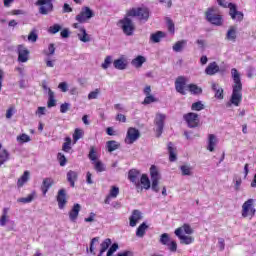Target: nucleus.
<instances>
[{
    "label": "nucleus",
    "mask_w": 256,
    "mask_h": 256,
    "mask_svg": "<svg viewBox=\"0 0 256 256\" xmlns=\"http://www.w3.org/2000/svg\"><path fill=\"white\" fill-rule=\"evenodd\" d=\"M231 75H232L234 84L232 86L233 90H232V96H231L230 102L232 103V105H235V107H239V104L243 99V94L241 93V91H243V84L241 83V75L235 68L231 70Z\"/></svg>",
    "instance_id": "f257e3e1"
},
{
    "label": "nucleus",
    "mask_w": 256,
    "mask_h": 256,
    "mask_svg": "<svg viewBox=\"0 0 256 256\" xmlns=\"http://www.w3.org/2000/svg\"><path fill=\"white\" fill-rule=\"evenodd\" d=\"M195 230L190 224H183L174 231V235L179 239L180 245H193L195 243V237H193Z\"/></svg>",
    "instance_id": "f03ea898"
},
{
    "label": "nucleus",
    "mask_w": 256,
    "mask_h": 256,
    "mask_svg": "<svg viewBox=\"0 0 256 256\" xmlns=\"http://www.w3.org/2000/svg\"><path fill=\"white\" fill-rule=\"evenodd\" d=\"M256 215V208H255V199L249 198L242 204V209H241V217L243 219H253Z\"/></svg>",
    "instance_id": "7ed1b4c3"
},
{
    "label": "nucleus",
    "mask_w": 256,
    "mask_h": 256,
    "mask_svg": "<svg viewBox=\"0 0 256 256\" xmlns=\"http://www.w3.org/2000/svg\"><path fill=\"white\" fill-rule=\"evenodd\" d=\"M206 19L212 25L217 27L223 25V17L219 14V9L217 7H210L206 11Z\"/></svg>",
    "instance_id": "20e7f679"
},
{
    "label": "nucleus",
    "mask_w": 256,
    "mask_h": 256,
    "mask_svg": "<svg viewBox=\"0 0 256 256\" xmlns=\"http://www.w3.org/2000/svg\"><path fill=\"white\" fill-rule=\"evenodd\" d=\"M127 17H137L139 21H148L149 20V8L147 7H138L132 8L127 11Z\"/></svg>",
    "instance_id": "39448f33"
},
{
    "label": "nucleus",
    "mask_w": 256,
    "mask_h": 256,
    "mask_svg": "<svg viewBox=\"0 0 256 256\" xmlns=\"http://www.w3.org/2000/svg\"><path fill=\"white\" fill-rule=\"evenodd\" d=\"M150 177L152 181L151 189L155 193H159V181H161V174H159V170H157V166L152 165L150 167Z\"/></svg>",
    "instance_id": "423d86ee"
},
{
    "label": "nucleus",
    "mask_w": 256,
    "mask_h": 256,
    "mask_svg": "<svg viewBox=\"0 0 256 256\" xmlns=\"http://www.w3.org/2000/svg\"><path fill=\"white\" fill-rule=\"evenodd\" d=\"M119 25L124 33L128 37H131L135 31V24H133V20L126 17L119 21Z\"/></svg>",
    "instance_id": "0eeeda50"
},
{
    "label": "nucleus",
    "mask_w": 256,
    "mask_h": 256,
    "mask_svg": "<svg viewBox=\"0 0 256 256\" xmlns=\"http://www.w3.org/2000/svg\"><path fill=\"white\" fill-rule=\"evenodd\" d=\"M73 29H77V36L79 41L82 43H89L91 41V35L87 33V30L85 29V26L79 24V23H74L72 24Z\"/></svg>",
    "instance_id": "6e6552de"
},
{
    "label": "nucleus",
    "mask_w": 256,
    "mask_h": 256,
    "mask_svg": "<svg viewBox=\"0 0 256 256\" xmlns=\"http://www.w3.org/2000/svg\"><path fill=\"white\" fill-rule=\"evenodd\" d=\"M35 5L40 7V15H49L53 11V0H38Z\"/></svg>",
    "instance_id": "1a4fd4ad"
},
{
    "label": "nucleus",
    "mask_w": 256,
    "mask_h": 256,
    "mask_svg": "<svg viewBox=\"0 0 256 256\" xmlns=\"http://www.w3.org/2000/svg\"><path fill=\"white\" fill-rule=\"evenodd\" d=\"M93 10L89 7L82 8L81 12L76 15V21L81 25V23H87L89 19L93 17Z\"/></svg>",
    "instance_id": "9d476101"
},
{
    "label": "nucleus",
    "mask_w": 256,
    "mask_h": 256,
    "mask_svg": "<svg viewBox=\"0 0 256 256\" xmlns=\"http://www.w3.org/2000/svg\"><path fill=\"white\" fill-rule=\"evenodd\" d=\"M139 137H141V133L139 132V130L134 127H130L127 130L126 138L124 141L126 145H133V143H135V141H137Z\"/></svg>",
    "instance_id": "9b49d317"
},
{
    "label": "nucleus",
    "mask_w": 256,
    "mask_h": 256,
    "mask_svg": "<svg viewBox=\"0 0 256 256\" xmlns=\"http://www.w3.org/2000/svg\"><path fill=\"white\" fill-rule=\"evenodd\" d=\"M228 9L229 15L233 21H236V23H241V21H243V12L237 10V5L229 3Z\"/></svg>",
    "instance_id": "f8f14e48"
},
{
    "label": "nucleus",
    "mask_w": 256,
    "mask_h": 256,
    "mask_svg": "<svg viewBox=\"0 0 256 256\" xmlns=\"http://www.w3.org/2000/svg\"><path fill=\"white\" fill-rule=\"evenodd\" d=\"M165 119H167V116L165 114H161V113L156 114L154 123L156 127L157 137H159L163 133V127H165Z\"/></svg>",
    "instance_id": "ddd939ff"
},
{
    "label": "nucleus",
    "mask_w": 256,
    "mask_h": 256,
    "mask_svg": "<svg viewBox=\"0 0 256 256\" xmlns=\"http://www.w3.org/2000/svg\"><path fill=\"white\" fill-rule=\"evenodd\" d=\"M18 53V62L19 63H27L29 61V50L24 45H18L17 47Z\"/></svg>",
    "instance_id": "4468645a"
},
{
    "label": "nucleus",
    "mask_w": 256,
    "mask_h": 256,
    "mask_svg": "<svg viewBox=\"0 0 256 256\" xmlns=\"http://www.w3.org/2000/svg\"><path fill=\"white\" fill-rule=\"evenodd\" d=\"M189 79L184 76H180L175 81V89L180 95H185V85H187V82Z\"/></svg>",
    "instance_id": "2eb2a0df"
},
{
    "label": "nucleus",
    "mask_w": 256,
    "mask_h": 256,
    "mask_svg": "<svg viewBox=\"0 0 256 256\" xmlns=\"http://www.w3.org/2000/svg\"><path fill=\"white\" fill-rule=\"evenodd\" d=\"M185 121L188 123V127H197L199 125V115L196 113H188L184 116Z\"/></svg>",
    "instance_id": "dca6fc26"
},
{
    "label": "nucleus",
    "mask_w": 256,
    "mask_h": 256,
    "mask_svg": "<svg viewBox=\"0 0 256 256\" xmlns=\"http://www.w3.org/2000/svg\"><path fill=\"white\" fill-rule=\"evenodd\" d=\"M219 144V138L215 134H209L208 140H207V150L210 151V153H213L215 151V147Z\"/></svg>",
    "instance_id": "f3484780"
},
{
    "label": "nucleus",
    "mask_w": 256,
    "mask_h": 256,
    "mask_svg": "<svg viewBox=\"0 0 256 256\" xmlns=\"http://www.w3.org/2000/svg\"><path fill=\"white\" fill-rule=\"evenodd\" d=\"M113 65L115 69H118V71H125L128 65L127 58L125 56H121L113 61Z\"/></svg>",
    "instance_id": "a211bd4d"
},
{
    "label": "nucleus",
    "mask_w": 256,
    "mask_h": 256,
    "mask_svg": "<svg viewBox=\"0 0 256 256\" xmlns=\"http://www.w3.org/2000/svg\"><path fill=\"white\" fill-rule=\"evenodd\" d=\"M57 202L59 209H65V205H67V193H65V189L58 191Z\"/></svg>",
    "instance_id": "6ab92c4d"
},
{
    "label": "nucleus",
    "mask_w": 256,
    "mask_h": 256,
    "mask_svg": "<svg viewBox=\"0 0 256 256\" xmlns=\"http://www.w3.org/2000/svg\"><path fill=\"white\" fill-rule=\"evenodd\" d=\"M143 219V215L141 214V211L134 210L132 211V215L129 217L130 221V227H137V223Z\"/></svg>",
    "instance_id": "aec40b11"
},
{
    "label": "nucleus",
    "mask_w": 256,
    "mask_h": 256,
    "mask_svg": "<svg viewBox=\"0 0 256 256\" xmlns=\"http://www.w3.org/2000/svg\"><path fill=\"white\" fill-rule=\"evenodd\" d=\"M128 179L135 184L136 189H141V184H139V172L132 169L128 173Z\"/></svg>",
    "instance_id": "412c9836"
},
{
    "label": "nucleus",
    "mask_w": 256,
    "mask_h": 256,
    "mask_svg": "<svg viewBox=\"0 0 256 256\" xmlns=\"http://www.w3.org/2000/svg\"><path fill=\"white\" fill-rule=\"evenodd\" d=\"M118 195H119V187L111 186L109 194L106 196V199L104 200L105 204L109 205L112 199H117Z\"/></svg>",
    "instance_id": "4be33fe9"
},
{
    "label": "nucleus",
    "mask_w": 256,
    "mask_h": 256,
    "mask_svg": "<svg viewBox=\"0 0 256 256\" xmlns=\"http://www.w3.org/2000/svg\"><path fill=\"white\" fill-rule=\"evenodd\" d=\"M81 211V205L80 204H74L72 209L69 212V219L73 223L77 221V217H79V212Z\"/></svg>",
    "instance_id": "5701e85b"
},
{
    "label": "nucleus",
    "mask_w": 256,
    "mask_h": 256,
    "mask_svg": "<svg viewBox=\"0 0 256 256\" xmlns=\"http://www.w3.org/2000/svg\"><path fill=\"white\" fill-rule=\"evenodd\" d=\"M140 183L142 186H140V189H137V191H143V189L147 191L151 189V180H149V176H147V174H142Z\"/></svg>",
    "instance_id": "b1692460"
},
{
    "label": "nucleus",
    "mask_w": 256,
    "mask_h": 256,
    "mask_svg": "<svg viewBox=\"0 0 256 256\" xmlns=\"http://www.w3.org/2000/svg\"><path fill=\"white\" fill-rule=\"evenodd\" d=\"M227 41H231L235 43L237 41V26H230L227 33H226Z\"/></svg>",
    "instance_id": "393cba45"
},
{
    "label": "nucleus",
    "mask_w": 256,
    "mask_h": 256,
    "mask_svg": "<svg viewBox=\"0 0 256 256\" xmlns=\"http://www.w3.org/2000/svg\"><path fill=\"white\" fill-rule=\"evenodd\" d=\"M206 75H216V73H219V65H217V62L210 63L206 69H205Z\"/></svg>",
    "instance_id": "a878e982"
},
{
    "label": "nucleus",
    "mask_w": 256,
    "mask_h": 256,
    "mask_svg": "<svg viewBox=\"0 0 256 256\" xmlns=\"http://www.w3.org/2000/svg\"><path fill=\"white\" fill-rule=\"evenodd\" d=\"M147 61V58L144 56H137L131 61L132 67H135V69H141L143 67V63Z\"/></svg>",
    "instance_id": "bb28decb"
},
{
    "label": "nucleus",
    "mask_w": 256,
    "mask_h": 256,
    "mask_svg": "<svg viewBox=\"0 0 256 256\" xmlns=\"http://www.w3.org/2000/svg\"><path fill=\"white\" fill-rule=\"evenodd\" d=\"M121 147V144L115 140H110L106 142V149L108 153H113V151H117Z\"/></svg>",
    "instance_id": "cd10ccee"
},
{
    "label": "nucleus",
    "mask_w": 256,
    "mask_h": 256,
    "mask_svg": "<svg viewBox=\"0 0 256 256\" xmlns=\"http://www.w3.org/2000/svg\"><path fill=\"white\" fill-rule=\"evenodd\" d=\"M212 91L215 93L216 99H223V88L219 86V84L212 82L211 83Z\"/></svg>",
    "instance_id": "c85d7f7f"
},
{
    "label": "nucleus",
    "mask_w": 256,
    "mask_h": 256,
    "mask_svg": "<svg viewBox=\"0 0 256 256\" xmlns=\"http://www.w3.org/2000/svg\"><path fill=\"white\" fill-rule=\"evenodd\" d=\"M180 171L184 177H191L193 175V168L189 164L181 165Z\"/></svg>",
    "instance_id": "c756f323"
},
{
    "label": "nucleus",
    "mask_w": 256,
    "mask_h": 256,
    "mask_svg": "<svg viewBox=\"0 0 256 256\" xmlns=\"http://www.w3.org/2000/svg\"><path fill=\"white\" fill-rule=\"evenodd\" d=\"M57 106V100H55V93L51 91V89H48V102L47 107L48 109H51L52 107Z\"/></svg>",
    "instance_id": "7c9ffc66"
},
{
    "label": "nucleus",
    "mask_w": 256,
    "mask_h": 256,
    "mask_svg": "<svg viewBox=\"0 0 256 256\" xmlns=\"http://www.w3.org/2000/svg\"><path fill=\"white\" fill-rule=\"evenodd\" d=\"M9 223V208H4L0 218V226L5 227Z\"/></svg>",
    "instance_id": "2f4dec72"
},
{
    "label": "nucleus",
    "mask_w": 256,
    "mask_h": 256,
    "mask_svg": "<svg viewBox=\"0 0 256 256\" xmlns=\"http://www.w3.org/2000/svg\"><path fill=\"white\" fill-rule=\"evenodd\" d=\"M31 173H29V171H24L23 175L18 179L17 181V187L21 188L23 187V185H25V183H27V181H29V177H30Z\"/></svg>",
    "instance_id": "473e14b6"
},
{
    "label": "nucleus",
    "mask_w": 256,
    "mask_h": 256,
    "mask_svg": "<svg viewBox=\"0 0 256 256\" xmlns=\"http://www.w3.org/2000/svg\"><path fill=\"white\" fill-rule=\"evenodd\" d=\"M37 198V192L32 191L30 194L27 195V197H22L20 199H18L19 203H31L34 199Z\"/></svg>",
    "instance_id": "72a5a7b5"
},
{
    "label": "nucleus",
    "mask_w": 256,
    "mask_h": 256,
    "mask_svg": "<svg viewBox=\"0 0 256 256\" xmlns=\"http://www.w3.org/2000/svg\"><path fill=\"white\" fill-rule=\"evenodd\" d=\"M168 153H169V161L172 163L177 161V152L175 151V148L173 147V143H168Z\"/></svg>",
    "instance_id": "f704fd0d"
},
{
    "label": "nucleus",
    "mask_w": 256,
    "mask_h": 256,
    "mask_svg": "<svg viewBox=\"0 0 256 256\" xmlns=\"http://www.w3.org/2000/svg\"><path fill=\"white\" fill-rule=\"evenodd\" d=\"M9 159V152L3 148V146L0 144V166L5 163Z\"/></svg>",
    "instance_id": "c9c22d12"
},
{
    "label": "nucleus",
    "mask_w": 256,
    "mask_h": 256,
    "mask_svg": "<svg viewBox=\"0 0 256 256\" xmlns=\"http://www.w3.org/2000/svg\"><path fill=\"white\" fill-rule=\"evenodd\" d=\"M163 37H165V33L158 31L154 34H151L150 41H152V43H159Z\"/></svg>",
    "instance_id": "e433bc0d"
},
{
    "label": "nucleus",
    "mask_w": 256,
    "mask_h": 256,
    "mask_svg": "<svg viewBox=\"0 0 256 256\" xmlns=\"http://www.w3.org/2000/svg\"><path fill=\"white\" fill-rule=\"evenodd\" d=\"M187 45V40H181L176 42L173 45V51H175L176 53H179L181 51H183V48Z\"/></svg>",
    "instance_id": "4c0bfd02"
},
{
    "label": "nucleus",
    "mask_w": 256,
    "mask_h": 256,
    "mask_svg": "<svg viewBox=\"0 0 256 256\" xmlns=\"http://www.w3.org/2000/svg\"><path fill=\"white\" fill-rule=\"evenodd\" d=\"M67 181L70 182L71 187H75V181H77V172L70 170L67 173Z\"/></svg>",
    "instance_id": "58836bf2"
},
{
    "label": "nucleus",
    "mask_w": 256,
    "mask_h": 256,
    "mask_svg": "<svg viewBox=\"0 0 256 256\" xmlns=\"http://www.w3.org/2000/svg\"><path fill=\"white\" fill-rule=\"evenodd\" d=\"M188 89L192 95H201L203 93V89H201V87L197 86L196 84L188 85Z\"/></svg>",
    "instance_id": "ea45409f"
},
{
    "label": "nucleus",
    "mask_w": 256,
    "mask_h": 256,
    "mask_svg": "<svg viewBox=\"0 0 256 256\" xmlns=\"http://www.w3.org/2000/svg\"><path fill=\"white\" fill-rule=\"evenodd\" d=\"M147 224L142 223L136 230V237H145V232L147 231Z\"/></svg>",
    "instance_id": "a19ab883"
},
{
    "label": "nucleus",
    "mask_w": 256,
    "mask_h": 256,
    "mask_svg": "<svg viewBox=\"0 0 256 256\" xmlns=\"http://www.w3.org/2000/svg\"><path fill=\"white\" fill-rule=\"evenodd\" d=\"M111 245V239L107 238L105 239L102 243H101V249H100V253L98 256H103V253H105V251L107 249H109V246Z\"/></svg>",
    "instance_id": "79ce46f5"
},
{
    "label": "nucleus",
    "mask_w": 256,
    "mask_h": 256,
    "mask_svg": "<svg viewBox=\"0 0 256 256\" xmlns=\"http://www.w3.org/2000/svg\"><path fill=\"white\" fill-rule=\"evenodd\" d=\"M16 141L22 145L23 143H29L31 141V137L25 133L17 136Z\"/></svg>",
    "instance_id": "37998d69"
},
{
    "label": "nucleus",
    "mask_w": 256,
    "mask_h": 256,
    "mask_svg": "<svg viewBox=\"0 0 256 256\" xmlns=\"http://www.w3.org/2000/svg\"><path fill=\"white\" fill-rule=\"evenodd\" d=\"M113 63V56H106L104 62L101 64L102 69L107 70Z\"/></svg>",
    "instance_id": "c03bdc74"
},
{
    "label": "nucleus",
    "mask_w": 256,
    "mask_h": 256,
    "mask_svg": "<svg viewBox=\"0 0 256 256\" xmlns=\"http://www.w3.org/2000/svg\"><path fill=\"white\" fill-rule=\"evenodd\" d=\"M158 99L152 94L146 96L142 102V105H151V103H157Z\"/></svg>",
    "instance_id": "a18cd8bd"
},
{
    "label": "nucleus",
    "mask_w": 256,
    "mask_h": 256,
    "mask_svg": "<svg viewBox=\"0 0 256 256\" xmlns=\"http://www.w3.org/2000/svg\"><path fill=\"white\" fill-rule=\"evenodd\" d=\"M171 241V237L169 236L168 233H163L162 235H160V239H159V243H161V245H168Z\"/></svg>",
    "instance_id": "49530a36"
},
{
    "label": "nucleus",
    "mask_w": 256,
    "mask_h": 256,
    "mask_svg": "<svg viewBox=\"0 0 256 256\" xmlns=\"http://www.w3.org/2000/svg\"><path fill=\"white\" fill-rule=\"evenodd\" d=\"M100 94H101V89L96 88L95 90L91 91L88 94V100L93 101V99H98Z\"/></svg>",
    "instance_id": "de8ad7c7"
},
{
    "label": "nucleus",
    "mask_w": 256,
    "mask_h": 256,
    "mask_svg": "<svg viewBox=\"0 0 256 256\" xmlns=\"http://www.w3.org/2000/svg\"><path fill=\"white\" fill-rule=\"evenodd\" d=\"M46 57H51V55H55V44H49L48 49L43 51Z\"/></svg>",
    "instance_id": "09e8293b"
},
{
    "label": "nucleus",
    "mask_w": 256,
    "mask_h": 256,
    "mask_svg": "<svg viewBox=\"0 0 256 256\" xmlns=\"http://www.w3.org/2000/svg\"><path fill=\"white\" fill-rule=\"evenodd\" d=\"M62 150L65 153H69V151L71 150V138L70 137L65 138V143L62 146Z\"/></svg>",
    "instance_id": "8fccbe9b"
},
{
    "label": "nucleus",
    "mask_w": 256,
    "mask_h": 256,
    "mask_svg": "<svg viewBox=\"0 0 256 256\" xmlns=\"http://www.w3.org/2000/svg\"><path fill=\"white\" fill-rule=\"evenodd\" d=\"M81 138H83V130L76 128L73 134L74 143H77V141Z\"/></svg>",
    "instance_id": "3c124183"
},
{
    "label": "nucleus",
    "mask_w": 256,
    "mask_h": 256,
    "mask_svg": "<svg viewBox=\"0 0 256 256\" xmlns=\"http://www.w3.org/2000/svg\"><path fill=\"white\" fill-rule=\"evenodd\" d=\"M94 168L98 173H103L105 171V166H103V163L101 161H95L93 162Z\"/></svg>",
    "instance_id": "603ef678"
},
{
    "label": "nucleus",
    "mask_w": 256,
    "mask_h": 256,
    "mask_svg": "<svg viewBox=\"0 0 256 256\" xmlns=\"http://www.w3.org/2000/svg\"><path fill=\"white\" fill-rule=\"evenodd\" d=\"M88 158L90 159V161H93V163H95V161H97V151H95V147L92 146L90 148Z\"/></svg>",
    "instance_id": "864d4df0"
},
{
    "label": "nucleus",
    "mask_w": 256,
    "mask_h": 256,
    "mask_svg": "<svg viewBox=\"0 0 256 256\" xmlns=\"http://www.w3.org/2000/svg\"><path fill=\"white\" fill-rule=\"evenodd\" d=\"M166 247H168L171 253H175L177 251V242L175 240H171L170 242H168Z\"/></svg>",
    "instance_id": "5fc2aeb1"
},
{
    "label": "nucleus",
    "mask_w": 256,
    "mask_h": 256,
    "mask_svg": "<svg viewBox=\"0 0 256 256\" xmlns=\"http://www.w3.org/2000/svg\"><path fill=\"white\" fill-rule=\"evenodd\" d=\"M37 117H43V115H47V108L43 106H39L35 112Z\"/></svg>",
    "instance_id": "6e6d98bb"
},
{
    "label": "nucleus",
    "mask_w": 256,
    "mask_h": 256,
    "mask_svg": "<svg viewBox=\"0 0 256 256\" xmlns=\"http://www.w3.org/2000/svg\"><path fill=\"white\" fill-rule=\"evenodd\" d=\"M53 183V178H45L42 182V187H45L46 189H51Z\"/></svg>",
    "instance_id": "4d7b16f0"
},
{
    "label": "nucleus",
    "mask_w": 256,
    "mask_h": 256,
    "mask_svg": "<svg viewBox=\"0 0 256 256\" xmlns=\"http://www.w3.org/2000/svg\"><path fill=\"white\" fill-rule=\"evenodd\" d=\"M166 24L168 27V31L172 33V35L175 33V24L173 23L172 19L167 18Z\"/></svg>",
    "instance_id": "13d9d810"
},
{
    "label": "nucleus",
    "mask_w": 256,
    "mask_h": 256,
    "mask_svg": "<svg viewBox=\"0 0 256 256\" xmlns=\"http://www.w3.org/2000/svg\"><path fill=\"white\" fill-rule=\"evenodd\" d=\"M191 109L192 111H203L204 105L199 101V102L193 103Z\"/></svg>",
    "instance_id": "bf43d9fd"
},
{
    "label": "nucleus",
    "mask_w": 256,
    "mask_h": 256,
    "mask_svg": "<svg viewBox=\"0 0 256 256\" xmlns=\"http://www.w3.org/2000/svg\"><path fill=\"white\" fill-rule=\"evenodd\" d=\"M242 183H243V180L241 179V177H236L234 179V189H235V191H240Z\"/></svg>",
    "instance_id": "052dcab7"
},
{
    "label": "nucleus",
    "mask_w": 256,
    "mask_h": 256,
    "mask_svg": "<svg viewBox=\"0 0 256 256\" xmlns=\"http://www.w3.org/2000/svg\"><path fill=\"white\" fill-rule=\"evenodd\" d=\"M59 31H61V25L59 24H54L49 28V33H52L53 35H55V33H59Z\"/></svg>",
    "instance_id": "680f3d73"
},
{
    "label": "nucleus",
    "mask_w": 256,
    "mask_h": 256,
    "mask_svg": "<svg viewBox=\"0 0 256 256\" xmlns=\"http://www.w3.org/2000/svg\"><path fill=\"white\" fill-rule=\"evenodd\" d=\"M58 160L61 167H65V165H67V158H65V155H63L62 153L58 154Z\"/></svg>",
    "instance_id": "e2e57ef3"
},
{
    "label": "nucleus",
    "mask_w": 256,
    "mask_h": 256,
    "mask_svg": "<svg viewBox=\"0 0 256 256\" xmlns=\"http://www.w3.org/2000/svg\"><path fill=\"white\" fill-rule=\"evenodd\" d=\"M71 107L70 103H63L60 105V113H67L69 111V108Z\"/></svg>",
    "instance_id": "0e129e2a"
},
{
    "label": "nucleus",
    "mask_w": 256,
    "mask_h": 256,
    "mask_svg": "<svg viewBox=\"0 0 256 256\" xmlns=\"http://www.w3.org/2000/svg\"><path fill=\"white\" fill-rule=\"evenodd\" d=\"M37 39H38L37 32L35 31L30 32V34L28 35V41H30L31 43H35Z\"/></svg>",
    "instance_id": "69168bd1"
},
{
    "label": "nucleus",
    "mask_w": 256,
    "mask_h": 256,
    "mask_svg": "<svg viewBox=\"0 0 256 256\" xmlns=\"http://www.w3.org/2000/svg\"><path fill=\"white\" fill-rule=\"evenodd\" d=\"M117 249H119V245L118 244H113L108 252H107V256H113V253H115V251H117Z\"/></svg>",
    "instance_id": "338daca9"
},
{
    "label": "nucleus",
    "mask_w": 256,
    "mask_h": 256,
    "mask_svg": "<svg viewBox=\"0 0 256 256\" xmlns=\"http://www.w3.org/2000/svg\"><path fill=\"white\" fill-rule=\"evenodd\" d=\"M58 89H60L62 91V93H67V89H68L67 82H61L58 85Z\"/></svg>",
    "instance_id": "774afa93"
}]
</instances>
